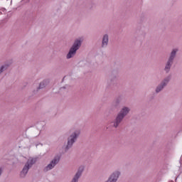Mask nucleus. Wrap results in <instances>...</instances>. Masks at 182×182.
I'll list each match as a JSON object with an SVG mask.
<instances>
[{"instance_id": "f257e3e1", "label": "nucleus", "mask_w": 182, "mask_h": 182, "mask_svg": "<svg viewBox=\"0 0 182 182\" xmlns=\"http://www.w3.org/2000/svg\"><path fill=\"white\" fill-rule=\"evenodd\" d=\"M129 112H130V109H129L128 107H124L122 109V110L119 112L115 119V121L114 122V127H118L119 124L122 123V120H123V119H124V117L127 116Z\"/></svg>"}, {"instance_id": "f03ea898", "label": "nucleus", "mask_w": 182, "mask_h": 182, "mask_svg": "<svg viewBox=\"0 0 182 182\" xmlns=\"http://www.w3.org/2000/svg\"><path fill=\"white\" fill-rule=\"evenodd\" d=\"M80 45H82V43L80 41L77 40L75 41L73 46L70 48L68 54L67 55V59H70V58H73L75 56V53H76V50L80 48Z\"/></svg>"}, {"instance_id": "7ed1b4c3", "label": "nucleus", "mask_w": 182, "mask_h": 182, "mask_svg": "<svg viewBox=\"0 0 182 182\" xmlns=\"http://www.w3.org/2000/svg\"><path fill=\"white\" fill-rule=\"evenodd\" d=\"M35 163H36V159L31 158L28 159L21 173V176L22 177H25V176H26V174L28 173V171H29V168L32 167V166H33Z\"/></svg>"}, {"instance_id": "20e7f679", "label": "nucleus", "mask_w": 182, "mask_h": 182, "mask_svg": "<svg viewBox=\"0 0 182 182\" xmlns=\"http://www.w3.org/2000/svg\"><path fill=\"white\" fill-rule=\"evenodd\" d=\"M80 132L79 131L75 132L73 133L68 139V144H67V149H70V147H72L73 146V143L76 141V139H77V136H79Z\"/></svg>"}, {"instance_id": "39448f33", "label": "nucleus", "mask_w": 182, "mask_h": 182, "mask_svg": "<svg viewBox=\"0 0 182 182\" xmlns=\"http://www.w3.org/2000/svg\"><path fill=\"white\" fill-rule=\"evenodd\" d=\"M178 50L177 48H176V49H173L172 50V52L171 53L170 58L167 62L166 67H165V70L166 72H168L170 70L171 63H173V60H174V58H176V53H177Z\"/></svg>"}, {"instance_id": "423d86ee", "label": "nucleus", "mask_w": 182, "mask_h": 182, "mask_svg": "<svg viewBox=\"0 0 182 182\" xmlns=\"http://www.w3.org/2000/svg\"><path fill=\"white\" fill-rule=\"evenodd\" d=\"M59 160H60V158L59 156H55L53 160H52L51 162L44 168V171H49V170H52V168L59 163Z\"/></svg>"}, {"instance_id": "0eeeda50", "label": "nucleus", "mask_w": 182, "mask_h": 182, "mask_svg": "<svg viewBox=\"0 0 182 182\" xmlns=\"http://www.w3.org/2000/svg\"><path fill=\"white\" fill-rule=\"evenodd\" d=\"M120 176L119 171H115L112 173L111 176L108 179L107 182H116L117 181V179L119 178V176Z\"/></svg>"}, {"instance_id": "6e6552de", "label": "nucleus", "mask_w": 182, "mask_h": 182, "mask_svg": "<svg viewBox=\"0 0 182 182\" xmlns=\"http://www.w3.org/2000/svg\"><path fill=\"white\" fill-rule=\"evenodd\" d=\"M83 170H85V168L83 166H80L71 182H77L79 177H80V176H82V173H83Z\"/></svg>"}, {"instance_id": "1a4fd4ad", "label": "nucleus", "mask_w": 182, "mask_h": 182, "mask_svg": "<svg viewBox=\"0 0 182 182\" xmlns=\"http://www.w3.org/2000/svg\"><path fill=\"white\" fill-rule=\"evenodd\" d=\"M168 80H170L168 78L164 80L163 85H159V87H157L156 88V93H159V92H161V90H163V87H164V86H166V85H167V83H168Z\"/></svg>"}, {"instance_id": "9d476101", "label": "nucleus", "mask_w": 182, "mask_h": 182, "mask_svg": "<svg viewBox=\"0 0 182 182\" xmlns=\"http://www.w3.org/2000/svg\"><path fill=\"white\" fill-rule=\"evenodd\" d=\"M109 43V36L105 35L103 38H102V48H105Z\"/></svg>"}, {"instance_id": "9b49d317", "label": "nucleus", "mask_w": 182, "mask_h": 182, "mask_svg": "<svg viewBox=\"0 0 182 182\" xmlns=\"http://www.w3.org/2000/svg\"><path fill=\"white\" fill-rule=\"evenodd\" d=\"M4 69H5V66H1L0 68V73H2V72H4Z\"/></svg>"}, {"instance_id": "f8f14e48", "label": "nucleus", "mask_w": 182, "mask_h": 182, "mask_svg": "<svg viewBox=\"0 0 182 182\" xmlns=\"http://www.w3.org/2000/svg\"><path fill=\"white\" fill-rule=\"evenodd\" d=\"M43 86H45V83L41 82L40 83V89H42V87H43Z\"/></svg>"}, {"instance_id": "ddd939ff", "label": "nucleus", "mask_w": 182, "mask_h": 182, "mask_svg": "<svg viewBox=\"0 0 182 182\" xmlns=\"http://www.w3.org/2000/svg\"><path fill=\"white\" fill-rule=\"evenodd\" d=\"M0 11L2 12V14H5L6 12V9H1Z\"/></svg>"}, {"instance_id": "4468645a", "label": "nucleus", "mask_w": 182, "mask_h": 182, "mask_svg": "<svg viewBox=\"0 0 182 182\" xmlns=\"http://www.w3.org/2000/svg\"><path fill=\"white\" fill-rule=\"evenodd\" d=\"M2 174V168H0V176Z\"/></svg>"}, {"instance_id": "2eb2a0df", "label": "nucleus", "mask_w": 182, "mask_h": 182, "mask_svg": "<svg viewBox=\"0 0 182 182\" xmlns=\"http://www.w3.org/2000/svg\"><path fill=\"white\" fill-rule=\"evenodd\" d=\"M0 15H2V12H1V11L0 10Z\"/></svg>"}]
</instances>
